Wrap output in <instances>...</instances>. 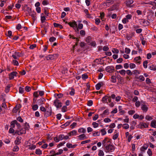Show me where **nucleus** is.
I'll use <instances>...</instances> for the list:
<instances>
[{
	"mask_svg": "<svg viewBox=\"0 0 156 156\" xmlns=\"http://www.w3.org/2000/svg\"><path fill=\"white\" fill-rule=\"evenodd\" d=\"M105 147V148L106 152L108 153L113 151L115 149V147L111 144H109L107 146H106Z\"/></svg>",
	"mask_w": 156,
	"mask_h": 156,
	"instance_id": "f257e3e1",
	"label": "nucleus"
},
{
	"mask_svg": "<svg viewBox=\"0 0 156 156\" xmlns=\"http://www.w3.org/2000/svg\"><path fill=\"white\" fill-rule=\"evenodd\" d=\"M66 23H67L66 22ZM68 23L71 27L74 29L76 32L77 33L79 32V30L77 28V24L75 21L73 20L72 22H69Z\"/></svg>",
	"mask_w": 156,
	"mask_h": 156,
	"instance_id": "f03ea898",
	"label": "nucleus"
},
{
	"mask_svg": "<svg viewBox=\"0 0 156 156\" xmlns=\"http://www.w3.org/2000/svg\"><path fill=\"white\" fill-rule=\"evenodd\" d=\"M58 57V55L57 54H54L52 55H49L45 57V58H44V60H52L54 59H56Z\"/></svg>",
	"mask_w": 156,
	"mask_h": 156,
	"instance_id": "7ed1b4c3",
	"label": "nucleus"
},
{
	"mask_svg": "<svg viewBox=\"0 0 156 156\" xmlns=\"http://www.w3.org/2000/svg\"><path fill=\"white\" fill-rule=\"evenodd\" d=\"M112 140L108 137H105L102 141L103 146L104 147L111 143Z\"/></svg>",
	"mask_w": 156,
	"mask_h": 156,
	"instance_id": "20e7f679",
	"label": "nucleus"
},
{
	"mask_svg": "<svg viewBox=\"0 0 156 156\" xmlns=\"http://www.w3.org/2000/svg\"><path fill=\"white\" fill-rule=\"evenodd\" d=\"M23 55L22 53L15 51L12 55V57L15 59H18L21 55Z\"/></svg>",
	"mask_w": 156,
	"mask_h": 156,
	"instance_id": "39448f33",
	"label": "nucleus"
},
{
	"mask_svg": "<svg viewBox=\"0 0 156 156\" xmlns=\"http://www.w3.org/2000/svg\"><path fill=\"white\" fill-rule=\"evenodd\" d=\"M54 105L57 108H60L62 106V103L57 98L54 101Z\"/></svg>",
	"mask_w": 156,
	"mask_h": 156,
	"instance_id": "423d86ee",
	"label": "nucleus"
},
{
	"mask_svg": "<svg viewBox=\"0 0 156 156\" xmlns=\"http://www.w3.org/2000/svg\"><path fill=\"white\" fill-rule=\"evenodd\" d=\"M105 69L106 71L110 73L114 72L115 71L114 68L113 66H108Z\"/></svg>",
	"mask_w": 156,
	"mask_h": 156,
	"instance_id": "0eeeda50",
	"label": "nucleus"
},
{
	"mask_svg": "<svg viewBox=\"0 0 156 156\" xmlns=\"http://www.w3.org/2000/svg\"><path fill=\"white\" fill-rule=\"evenodd\" d=\"M18 73L16 71H13L11 73L9 74V79L10 80L13 79L14 76H17Z\"/></svg>",
	"mask_w": 156,
	"mask_h": 156,
	"instance_id": "6e6552de",
	"label": "nucleus"
},
{
	"mask_svg": "<svg viewBox=\"0 0 156 156\" xmlns=\"http://www.w3.org/2000/svg\"><path fill=\"white\" fill-rule=\"evenodd\" d=\"M51 111L52 110L51 108L48 109H46L44 112V116L47 117L50 116L51 115Z\"/></svg>",
	"mask_w": 156,
	"mask_h": 156,
	"instance_id": "1a4fd4ad",
	"label": "nucleus"
},
{
	"mask_svg": "<svg viewBox=\"0 0 156 156\" xmlns=\"http://www.w3.org/2000/svg\"><path fill=\"white\" fill-rule=\"evenodd\" d=\"M133 2V0H127L126 1V5L128 7H133V5H131Z\"/></svg>",
	"mask_w": 156,
	"mask_h": 156,
	"instance_id": "9d476101",
	"label": "nucleus"
},
{
	"mask_svg": "<svg viewBox=\"0 0 156 156\" xmlns=\"http://www.w3.org/2000/svg\"><path fill=\"white\" fill-rule=\"evenodd\" d=\"M22 137L21 136H17L14 141V144L16 145H19L21 143V140Z\"/></svg>",
	"mask_w": 156,
	"mask_h": 156,
	"instance_id": "9b49d317",
	"label": "nucleus"
},
{
	"mask_svg": "<svg viewBox=\"0 0 156 156\" xmlns=\"http://www.w3.org/2000/svg\"><path fill=\"white\" fill-rule=\"evenodd\" d=\"M140 126L141 129L147 128L148 126V124L143 122H140Z\"/></svg>",
	"mask_w": 156,
	"mask_h": 156,
	"instance_id": "f8f14e48",
	"label": "nucleus"
},
{
	"mask_svg": "<svg viewBox=\"0 0 156 156\" xmlns=\"http://www.w3.org/2000/svg\"><path fill=\"white\" fill-rule=\"evenodd\" d=\"M45 101V99L44 98H41L37 101V103L40 105L43 104Z\"/></svg>",
	"mask_w": 156,
	"mask_h": 156,
	"instance_id": "ddd939ff",
	"label": "nucleus"
},
{
	"mask_svg": "<svg viewBox=\"0 0 156 156\" xmlns=\"http://www.w3.org/2000/svg\"><path fill=\"white\" fill-rule=\"evenodd\" d=\"M104 83L102 82H100L98 83L96 85V88L97 90H99L102 86L103 85Z\"/></svg>",
	"mask_w": 156,
	"mask_h": 156,
	"instance_id": "4468645a",
	"label": "nucleus"
},
{
	"mask_svg": "<svg viewBox=\"0 0 156 156\" xmlns=\"http://www.w3.org/2000/svg\"><path fill=\"white\" fill-rule=\"evenodd\" d=\"M134 33L132 32L130 34H126V38L127 40H130L131 38L134 36Z\"/></svg>",
	"mask_w": 156,
	"mask_h": 156,
	"instance_id": "2eb2a0df",
	"label": "nucleus"
},
{
	"mask_svg": "<svg viewBox=\"0 0 156 156\" xmlns=\"http://www.w3.org/2000/svg\"><path fill=\"white\" fill-rule=\"evenodd\" d=\"M141 108L143 112H146L147 111L148 108L147 107L146 105L141 104Z\"/></svg>",
	"mask_w": 156,
	"mask_h": 156,
	"instance_id": "dca6fc26",
	"label": "nucleus"
},
{
	"mask_svg": "<svg viewBox=\"0 0 156 156\" xmlns=\"http://www.w3.org/2000/svg\"><path fill=\"white\" fill-rule=\"evenodd\" d=\"M148 145L147 144H144L140 148V151L143 152H144L147 149Z\"/></svg>",
	"mask_w": 156,
	"mask_h": 156,
	"instance_id": "f3484780",
	"label": "nucleus"
},
{
	"mask_svg": "<svg viewBox=\"0 0 156 156\" xmlns=\"http://www.w3.org/2000/svg\"><path fill=\"white\" fill-rule=\"evenodd\" d=\"M141 59V58L140 56H138L135 57L134 59V61L136 62L138 64H140V60Z\"/></svg>",
	"mask_w": 156,
	"mask_h": 156,
	"instance_id": "a211bd4d",
	"label": "nucleus"
},
{
	"mask_svg": "<svg viewBox=\"0 0 156 156\" xmlns=\"http://www.w3.org/2000/svg\"><path fill=\"white\" fill-rule=\"evenodd\" d=\"M79 139L80 140H83L86 139L87 137L84 134H82L78 136Z\"/></svg>",
	"mask_w": 156,
	"mask_h": 156,
	"instance_id": "6ab92c4d",
	"label": "nucleus"
},
{
	"mask_svg": "<svg viewBox=\"0 0 156 156\" xmlns=\"http://www.w3.org/2000/svg\"><path fill=\"white\" fill-rule=\"evenodd\" d=\"M77 131L75 130H73L68 133L70 136L77 135Z\"/></svg>",
	"mask_w": 156,
	"mask_h": 156,
	"instance_id": "aec40b11",
	"label": "nucleus"
},
{
	"mask_svg": "<svg viewBox=\"0 0 156 156\" xmlns=\"http://www.w3.org/2000/svg\"><path fill=\"white\" fill-rule=\"evenodd\" d=\"M108 98V96L106 95L102 99V101L103 102V103H108L107 102V100Z\"/></svg>",
	"mask_w": 156,
	"mask_h": 156,
	"instance_id": "412c9836",
	"label": "nucleus"
},
{
	"mask_svg": "<svg viewBox=\"0 0 156 156\" xmlns=\"http://www.w3.org/2000/svg\"><path fill=\"white\" fill-rule=\"evenodd\" d=\"M53 25L54 27H59L61 29H62L63 27V26L61 25L56 23H53Z\"/></svg>",
	"mask_w": 156,
	"mask_h": 156,
	"instance_id": "4be33fe9",
	"label": "nucleus"
},
{
	"mask_svg": "<svg viewBox=\"0 0 156 156\" xmlns=\"http://www.w3.org/2000/svg\"><path fill=\"white\" fill-rule=\"evenodd\" d=\"M156 120H153L151 121V126L152 127L154 128H156Z\"/></svg>",
	"mask_w": 156,
	"mask_h": 156,
	"instance_id": "5701e85b",
	"label": "nucleus"
},
{
	"mask_svg": "<svg viewBox=\"0 0 156 156\" xmlns=\"http://www.w3.org/2000/svg\"><path fill=\"white\" fill-rule=\"evenodd\" d=\"M16 125V120H15L11 122V127L14 128Z\"/></svg>",
	"mask_w": 156,
	"mask_h": 156,
	"instance_id": "b1692460",
	"label": "nucleus"
},
{
	"mask_svg": "<svg viewBox=\"0 0 156 156\" xmlns=\"http://www.w3.org/2000/svg\"><path fill=\"white\" fill-rule=\"evenodd\" d=\"M17 145H16L15 146H14L12 149V151H13L17 152L19 150V147Z\"/></svg>",
	"mask_w": 156,
	"mask_h": 156,
	"instance_id": "393cba45",
	"label": "nucleus"
},
{
	"mask_svg": "<svg viewBox=\"0 0 156 156\" xmlns=\"http://www.w3.org/2000/svg\"><path fill=\"white\" fill-rule=\"evenodd\" d=\"M29 128L30 126L29 124L27 122H25L24 124V128L25 129V130H29Z\"/></svg>",
	"mask_w": 156,
	"mask_h": 156,
	"instance_id": "a878e982",
	"label": "nucleus"
},
{
	"mask_svg": "<svg viewBox=\"0 0 156 156\" xmlns=\"http://www.w3.org/2000/svg\"><path fill=\"white\" fill-rule=\"evenodd\" d=\"M111 81L113 83H115L116 82V77L114 76H112L111 77Z\"/></svg>",
	"mask_w": 156,
	"mask_h": 156,
	"instance_id": "bb28decb",
	"label": "nucleus"
},
{
	"mask_svg": "<svg viewBox=\"0 0 156 156\" xmlns=\"http://www.w3.org/2000/svg\"><path fill=\"white\" fill-rule=\"evenodd\" d=\"M78 131L79 133H84L86 132V130L84 128H82L79 129Z\"/></svg>",
	"mask_w": 156,
	"mask_h": 156,
	"instance_id": "cd10ccee",
	"label": "nucleus"
},
{
	"mask_svg": "<svg viewBox=\"0 0 156 156\" xmlns=\"http://www.w3.org/2000/svg\"><path fill=\"white\" fill-rule=\"evenodd\" d=\"M119 73L121 75L124 76L126 73V71L124 69H122L119 71Z\"/></svg>",
	"mask_w": 156,
	"mask_h": 156,
	"instance_id": "c85d7f7f",
	"label": "nucleus"
},
{
	"mask_svg": "<svg viewBox=\"0 0 156 156\" xmlns=\"http://www.w3.org/2000/svg\"><path fill=\"white\" fill-rule=\"evenodd\" d=\"M10 87V85H8L5 87V92L7 93L9 91V88Z\"/></svg>",
	"mask_w": 156,
	"mask_h": 156,
	"instance_id": "c756f323",
	"label": "nucleus"
},
{
	"mask_svg": "<svg viewBox=\"0 0 156 156\" xmlns=\"http://www.w3.org/2000/svg\"><path fill=\"white\" fill-rule=\"evenodd\" d=\"M149 68L150 70H156V66L152 65L150 66Z\"/></svg>",
	"mask_w": 156,
	"mask_h": 156,
	"instance_id": "7c9ffc66",
	"label": "nucleus"
},
{
	"mask_svg": "<svg viewBox=\"0 0 156 156\" xmlns=\"http://www.w3.org/2000/svg\"><path fill=\"white\" fill-rule=\"evenodd\" d=\"M100 131L101 133V135L102 136L105 135L106 133V132L105 131V128H104L101 129Z\"/></svg>",
	"mask_w": 156,
	"mask_h": 156,
	"instance_id": "2f4dec72",
	"label": "nucleus"
},
{
	"mask_svg": "<svg viewBox=\"0 0 156 156\" xmlns=\"http://www.w3.org/2000/svg\"><path fill=\"white\" fill-rule=\"evenodd\" d=\"M91 41V37L90 36H88L86 39V41L88 43H90Z\"/></svg>",
	"mask_w": 156,
	"mask_h": 156,
	"instance_id": "473e14b6",
	"label": "nucleus"
},
{
	"mask_svg": "<svg viewBox=\"0 0 156 156\" xmlns=\"http://www.w3.org/2000/svg\"><path fill=\"white\" fill-rule=\"evenodd\" d=\"M80 35L82 36H84L85 35L86 32L85 30H81L80 31Z\"/></svg>",
	"mask_w": 156,
	"mask_h": 156,
	"instance_id": "72a5a7b5",
	"label": "nucleus"
},
{
	"mask_svg": "<svg viewBox=\"0 0 156 156\" xmlns=\"http://www.w3.org/2000/svg\"><path fill=\"white\" fill-rule=\"evenodd\" d=\"M35 153L37 154H42V151L39 149H36Z\"/></svg>",
	"mask_w": 156,
	"mask_h": 156,
	"instance_id": "f704fd0d",
	"label": "nucleus"
},
{
	"mask_svg": "<svg viewBox=\"0 0 156 156\" xmlns=\"http://www.w3.org/2000/svg\"><path fill=\"white\" fill-rule=\"evenodd\" d=\"M104 153L102 150H99L98 155L99 156H104Z\"/></svg>",
	"mask_w": 156,
	"mask_h": 156,
	"instance_id": "c9c22d12",
	"label": "nucleus"
},
{
	"mask_svg": "<svg viewBox=\"0 0 156 156\" xmlns=\"http://www.w3.org/2000/svg\"><path fill=\"white\" fill-rule=\"evenodd\" d=\"M103 5L104 6H108L110 4V3L108 2H103L102 3Z\"/></svg>",
	"mask_w": 156,
	"mask_h": 156,
	"instance_id": "e433bc0d",
	"label": "nucleus"
},
{
	"mask_svg": "<svg viewBox=\"0 0 156 156\" xmlns=\"http://www.w3.org/2000/svg\"><path fill=\"white\" fill-rule=\"evenodd\" d=\"M122 126L123 128L125 129H127L129 128V126L127 124H123Z\"/></svg>",
	"mask_w": 156,
	"mask_h": 156,
	"instance_id": "4c0bfd02",
	"label": "nucleus"
},
{
	"mask_svg": "<svg viewBox=\"0 0 156 156\" xmlns=\"http://www.w3.org/2000/svg\"><path fill=\"white\" fill-rule=\"evenodd\" d=\"M31 144L29 142V141H26L24 143V146L25 147H27L28 146H30Z\"/></svg>",
	"mask_w": 156,
	"mask_h": 156,
	"instance_id": "58836bf2",
	"label": "nucleus"
},
{
	"mask_svg": "<svg viewBox=\"0 0 156 156\" xmlns=\"http://www.w3.org/2000/svg\"><path fill=\"white\" fill-rule=\"evenodd\" d=\"M83 24L82 23H79L77 26V28L79 30V29L81 30L83 29Z\"/></svg>",
	"mask_w": 156,
	"mask_h": 156,
	"instance_id": "ea45409f",
	"label": "nucleus"
},
{
	"mask_svg": "<svg viewBox=\"0 0 156 156\" xmlns=\"http://www.w3.org/2000/svg\"><path fill=\"white\" fill-rule=\"evenodd\" d=\"M34 13H33L32 14H30L31 16L32 17L33 20L34 21L36 20V16H35V14L36 13L35 12H34Z\"/></svg>",
	"mask_w": 156,
	"mask_h": 156,
	"instance_id": "a19ab883",
	"label": "nucleus"
},
{
	"mask_svg": "<svg viewBox=\"0 0 156 156\" xmlns=\"http://www.w3.org/2000/svg\"><path fill=\"white\" fill-rule=\"evenodd\" d=\"M20 131H21V133L22 134H25L26 133V130L25 129H24L23 128H20V129H19Z\"/></svg>",
	"mask_w": 156,
	"mask_h": 156,
	"instance_id": "79ce46f5",
	"label": "nucleus"
},
{
	"mask_svg": "<svg viewBox=\"0 0 156 156\" xmlns=\"http://www.w3.org/2000/svg\"><path fill=\"white\" fill-rule=\"evenodd\" d=\"M12 63L13 64L15 65L16 66H18L19 65V63L17 61L13 60H12Z\"/></svg>",
	"mask_w": 156,
	"mask_h": 156,
	"instance_id": "37998d69",
	"label": "nucleus"
},
{
	"mask_svg": "<svg viewBox=\"0 0 156 156\" xmlns=\"http://www.w3.org/2000/svg\"><path fill=\"white\" fill-rule=\"evenodd\" d=\"M75 94V90L74 89L72 88L71 89V91L70 92L69 94L71 96H73Z\"/></svg>",
	"mask_w": 156,
	"mask_h": 156,
	"instance_id": "c03bdc74",
	"label": "nucleus"
},
{
	"mask_svg": "<svg viewBox=\"0 0 156 156\" xmlns=\"http://www.w3.org/2000/svg\"><path fill=\"white\" fill-rule=\"evenodd\" d=\"M133 73L135 75H137L140 73L138 70H135L133 71Z\"/></svg>",
	"mask_w": 156,
	"mask_h": 156,
	"instance_id": "a18cd8bd",
	"label": "nucleus"
},
{
	"mask_svg": "<svg viewBox=\"0 0 156 156\" xmlns=\"http://www.w3.org/2000/svg\"><path fill=\"white\" fill-rule=\"evenodd\" d=\"M67 111V107L66 106H64L62 108V111L63 112H65Z\"/></svg>",
	"mask_w": 156,
	"mask_h": 156,
	"instance_id": "49530a36",
	"label": "nucleus"
},
{
	"mask_svg": "<svg viewBox=\"0 0 156 156\" xmlns=\"http://www.w3.org/2000/svg\"><path fill=\"white\" fill-rule=\"evenodd\" d=\"M119 136V133H116L113 136L112 139L114 140L116 139Z\"/></svg>",
	"mask_w": 156,
	"mask_h": 156,
	"instance_id": "de8ad7c7",
	"label": "nucleus"
},
{
	"mask_svg": "<svg viewBox=\"0 0 156 156\" xmlns=\"http://www.w3.org/2000/svg\"><path fill=\"white\" fill-rule=\"evenodd\" d=\"M112 51L113 53L118 54L119 52V51L116 48H113Z\"/></svg>",
	"mask_w": 156,
	"mask_h": 156,
	"instance_id": "09e8293b",
	"label": "nucleus"
},
{
	"mask_svg": "<svg viewBox=\"0 0 156 156\" xmlns=\"http://www.w3.org/2000/svg\"><path fill=\"white\" fill-rule=\"evenodd\" d=\"M145 119L147 120H152L153 119V118L150 115H148L146 116L145 117Z\"/></svg>",
	"mask_w": 156,
	"mask_h": 156,
	"instance_id": "8fccbe9b",
	"label": "nucleus"
},
{
	"mask_svg": "<svg viewBox=\"0 0 156 156\" xmlns=\"http://www.w3.org/2000/svg\"><path fill=\"white\" fill-rule=\"evenodd\" d=\"M93 104V101L91 100H90L88 101L87 105L89 106H92Z\"/></svg>",
	"mask_w": 156,
	"mask_h": 156,
	"instance_id": "3c124183",
	"label": "nucleus"
},
{
	"mask_svg": "<svg viewBox=\"0 0 156 156\" xmlns=\"http://www.w3.org/2000/svg\"><path fill=\"white\" fill-rule=\"evenodd\" d=\"M38 108V106L37 105H34L32 106V109L33 110H36Z\"/></svg>",
	"mask_w": 156,
	"mask_h": 156,
	"instance_id": "603ef678",
	"label": "nucleus"
},
{
	"mask_svg": "<svg viewBox=\"0 0 156 156\" xmlns=\"http://www.w3.org/2000/svg\"><path fill=\"white\" fill-rule=\"evenodd\" d=\"M92 125L94 127L96 128L99 125L98 123L95 122H94L92 123Z\"/></svg>",
	"mask_w": 156,
	"mask_h": 156,
	"instance_id": "864d4df0",
	"label": "nucleus"
},
{
	"mask_svg": "<svg viewBox=\"0 0 156 156\" xmlns=\"http://www.w3.org/2000/svg\"><path fill=\"white\" fill-rule=\"evenodd\" d=\"M21 132V131H20L18 129V130H16L14 134L15 135V134H17L19 135H21L22 134Z\"/></svg>",
	"mask_w": 156,
	"mask_h": 156,
	"instance_id": "5fc2aeb1",
	"label": "nucleus"
},
{
	"mask_svg": "<svg viewBox=\"0 0 156 156\" xmlns=\"http://www.w3.org/2000/svg\"><path fill=\"white\" fill-rule=\"evenodd\" d=\"M27 11L28 12L29 14L30 15V14H31L32 11L31 8H30L29 7H27Z\"/></svg>",
	"mask_w": 156,
	"mask_h": 156,
	"instance_id": "6e6d98bb",
	"label": "nucleus"
},
{
	"mask_svg": "<svg viewBox=\"0 0 156 156\" xmlns=\"http://www.w3.org/2000/svg\"><path fill=\"white\" fill-rule=\"evenodd\" d=\"M135 112L134 110H130L128 111V114L129 115H132L133 114L135 113Z\"/></svg>",
	"mask_w": 156,
	"mask_h": 156,
	"instance_id": "4d7b16f0",
	"label": "nucleus"
},
{
	"mask_svg": "<svg viewBox=\"0 0 156 156\" xmlns=\"http://www.w3.org/2000/svg\"><path fill=\"white\" fill-rule=\"evenodd\" d=\"M122 66L121 65H116L115 66V68L116 69H122Z\"/></svg>",
	"mask_w": 156,
	"mask_h": 156,
	"instance_id": "13d9d810",
	"label": "nucleus"
},
{
	"mask_svg": "<svg viewBox=\"0 0 156 156\" xmlns=\"http://www.w3.org/2000/svg\"><path fill=\"white\" fill-rule=\"evenodd\" d=\"M147 61L144 62L143 63V65L145 68H146L147 67Z\"/></svg>",
	"mask_w": 156,
	"mask_h": 156,
	"instance_id": "bf43d9fd",
	"label": "nucleus"
},
{
	"mask_svg": "<svg viewBox=\"0 0 156 156\" xmlns=\"http://www.w3.org/2000/svg\"><path fill=\"white\" fill-rule=\"evenodd\" d=\"M45 20L46 18L44 16H41V21L42 23H44Z\"/></svg>",
	"mask_w": 156,
	"mask_h": 156,
	"instance_id": "052dcab7",
	"label": "nucleus"
},
{
	"mask_svg": "<svg viewBox=\"0 0 156 156\" xmlns=\"http://www.w3.org/2000/svg\"><path fill=\"white\" fill-rule=\"evenodd\" d=\"M125 53L126 54H129L130 52V50L129 48H125Z\"/></svg>",
	"mask_w": 156,
	"mask_h": 156,
	"instance_id": "680f3d73",
	"label": "nucleus"
},
{
	"mask_svg": "<svg viewBox=\"0 0 156 156\" xmlns=\"http://www.w3.org/2000/svg\"><path fill=\"white\" fill-rule=\"evenodd\" d=\"M24 92L23 89L21 87H20L19 88V92L21 94H23Z\"/></svg>",
	"mask_w": 156,
	"mask_h": 156,
	"instance_id": "e2e57ef3",
	"label": "nucleus"
},
{
	"mask_svg": "<svg viewBox=\"0 0 156 156\" xmlns=\"http://www.w3.org/2000/svg\"><path fill=\"white\" fill-rule=\"evenodd\" d=\"M104 121L105 122H110L111 120L109 119V118H105L104 120Z\"/></svg>",
	"mask_w": 156,
	"mask_h": 156,
	"instance_id": "0e129e2a",
	"label": "nucleus"
},
{
	"mask_svg": "<svg viewBox=\"0 0 156 156\" xmlns=\"http://www.w3.org/2000/svg\"><path fill=\"white\" fill-rule=\"evenodd\" d=\"M13 128L11 127V128H10L9 130V133H15V130Z\"/></svg>",
	"mask_w": 156,
	"mask_h": 156,
	"instance_id": "69168bd1",
	"label": "nucleus"
},
{
	"mask_svg": "<svg viewBox=\"0 0 156 156\" xmlns=\"http://www.w3.org/2000/svg\"><path fill=\"white\" fill-rule=\"evenodd\" d=\"M129 67L130 69H133L136 67V65L134 63H130L129 64Z\"/></svg>",
	"mask_w": 156,
	"mask_h": 156,
	"instance_id": "338daca9",
	"label": "nucleus"
},
{
	"mask_svg": "<svg viewBox=\"0 0 156 156\" xmlns=\"http://www.w3.org/2000/svg\"><path fill=\"white\" fill-rule=\"evenodd\" d=\"M31 88L30 87L27 86L25 87V90L26 91L29 92L30 91Z\"/></svg>",
	"mask_w": 156,
	"mask_h": 156,
	"instance_id": "774afa93",
	"label": "nucleus"
}]
</instances>
